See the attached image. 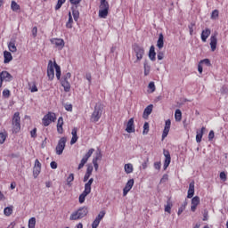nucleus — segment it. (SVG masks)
I'll list each match as a JSON object with an SVG mask.
<instances>
[{
	"mask_svg": "<svg viewBox=\"0 0 228 228\" xmlns=\"http://www.w3.org/2000/svg\"><path fill=\"white\" fill-rule=\"evenodd\" d=\"M88 215V207H80L71 213L69 220L76 221L85 218Z\"/></svg>",
	"mask_w": 228,
	"mask_h": 228,
	"instance_id": "obj_1",
	"label": "nucleus"
},
{
	"mask_svg": "<svg viewBox=\"0 0 228 228\" xmlns=\"http://www.w3.org/2000/svg\"><path fill=\"white\" fill-rule=\"evenodd\" d=\"M92 184H94V178H90L87 183L85 184L84 191L79 195L78 202L79 204L85 203V200L90 193H92Z\"/></svg>",
	"mask_w": 228,
	"mask_h": 228,
	"instance_id": "obj_2",
	"label": "nucleus"
},
{
	"mask_svg": "<svg viewBox=\"0 0 228 228\" xmlns=\"http://www.w3.org/2000/svg\"><path fill=\"white\" fill-rule=\"evenodd\" d=\"M110 13V3L106 0H100L98 16L100 19H106Z\"/></svg>",
	"mask_w": 228,
	"mask_h": 228,
	"instance_id": "obj_3",
	"label": "nucleus"
},
{
	"mask_svg": "<svg viewBox=\"0 0 228 228\" xmlns=\"http://www.w3.org/2000/svg\"><path fill=\"white\" fill-rule=\"evenodd\" d=\"M102 104L99 103L94 106V110L91 115V122H99L101 120V118L102 117Z\"/></svg>",
	"mask_w": 228,
	"mask_h": 228,
	"instance_id": "obj_4",
	"label": "nucleus"
},
{
	"mask_svg": "<svg viewBox=\"0 0 228 228\" xmlns=\"http://www.w3.org/2000/svg\"><path fill=\"white\" fill-rule=\"evenodd\" d=\"M53 122H56V113L49 111L43 117L42 124L45 127H47L51 126Z\"/></svg>",
	"mask_w": 228,
	"mask_h": 228,
	"instance_id": "obj_5",
	"label": "nucleus"
},
{
	"mask_svg": "<svg viewBox=\"0 0 228 228\" xmlns=\"http://www.w3.org/2000/svg\"><path fill=\"white\" fill-rule=\"evenodd\" d=\"M20 131V113L15 112L12 117V132L19 133Z\"/></svg>",
	"mask_w": 228,
	"mask_h": 228,
	"instance_id": "obj_6",
	"label": "nucleus"
},
{
	"mask_svg": "<svg viewBox=\"0 0 228 228\" xmlns=\"http://www.w3.org/2000/svg\"><path fill=\"white\" fill-rule=\"evenodd\" d=\"M133 50L136 56V61H142L143 60V54H145V49L140 46V45L135 44L133 45Z\"/></svg>",
	"mask_w": 228,
	"mask_h": 228,
	"instance_id": "obj_7",
	"label": "nucleus"
},
{
	"mask_svg": "<svg viewBox=\"0 0 228 228\" xmlns=\"http://www.w3.org/2000/svg\"><path fill=\"white\" fill-rule=\"evenodd\" d=\"M94 152H95V149L91 148L88 150V151L83 156L77 170H81V168H83V167H85V165H86V163H88V159H90V158H92V154H94Z\"/></svg>",
	"mask_w": 228,
	"mask_h": 228,
	"instance_id": "obj_8",
	"label": "nucleus"
},
{
	"mask_svg": "<svg viewBox=\"0 0 228 228\" xmlns=\"http://www.w3.org/2000/svg\"><path fill=\"white\" fill-rule=\"evenodd\" d=\"M66 143H67V137H61L59 140L58 144L55 148V152L57 156H61V154H63V151H65Z\"/></svg>",
	"mask_w": 228,
	"mask_h": 228,
	"instance_id": "obj_9",
	"label": "nucleus"
},
{
	"mask_svg": "<svg viewBox=\"0 0 228 228\" xmlns=\"http://www.w3.org/2000/svg\"><path fill=\"white\" fill-rule=\"evenodd\" d=\"M13 77L8 71H2L0 73V88H3V81L10 82Z\"/></svg>",
	"mask_w": 228,
	"mask_h": 228,
	"instance_id": "obj_10",
	"label": "nucleus"
},
{
	"mask_svg": "<svg viewBox=\"0 0 228 228\" xmlns=\"http://www.w3.org/2000/svg\"><path fill=\"white\" fill-rule=\"evenodd\" d=\"M101 159H102V152L101 151V150H97V151L95 152V157L93 159V165L94 167L95 172L99 170L98 161H101Z\"/></svg>",
	"mask_w": 228,
	"mask_h": 228,
	"instance_id": "obj_11",
	"label": "nucleus"
},
{
	"mask_svg": "<svg viewBox=\"0 0 228 228\" xmlns=\"http://www.w3.org/2000/svg\"><path fill=\"white\" fill-rule=\"evenodd\" d=\"M54 62L53 63V61H49L47 66V77L49 81L54 79Z\"/></svg>",
	"mask_w": 228,
	"mask_h": 228,
	"instance_id": "obj_12",
	"label": "nucleus"
},
{
	"mask_svg": "<svg viewBox=\"0 0 228 228\" xmlns=\"http://www.w3.org/2000/svg\"><path fill=\"white\" fill-rule=\"evenodd\" d=\"M163 155L165 157L164 170H167V168H168V167L170 166L172 157L170 156V151H168V150H163Z\"/></svg>",
	"mask_w": 228,
	"mask_h": 228,
	"instance_id": "obj_13",
	"label": "nucleus"
},
{
	"mask_svg": "<svg viewBox=\"0 0 228 228\" xmlns=\"http://www.w3.org/2000/svg\"><path fill=\"white\" fill-rule=\"evenodd\" d=\"M133 186H134V179L128 180L123 189V197H126L128 191H131V190H133Z\"/></svg>",
	"mask_w": 228,
	"mask_h": 228,
	"instance_id": "obj_14",
	"label": "nucleus"
},
{
	"mask_svg": "<svg viewBox=\"0 0 228 228\" xmlns=\"http://www.w3.org/2000/svg\"><path fill=\"white\" fill-rule=\"evenodd\" d=\"M51 44L58 47V49H63L65 47V41L62 38H52Z\"/></svg>",
	"mask_w": 228,
	"mask_h": 228,
	"instance_id": "obj_15",
	"label": "nucleus"
},
{
	"mask_svg": "<svg viewBox=\"0 0 228 228\" xmlns=\"http://www.w3.org/2000/svg\"><path fill=\"white\" fill-rule=\"evenodd\" d=\"M170 126H172V121L170 119L166 120L162 133V142L168 136V133H170Z\"/></svg>",
	"mask_w": 228,
	"mask_h": 228,
	"instance_id": "obj_16",
	"label": "nucleus"
},
{
	"mask_svg": "<svg viewBox=\"0 0 228 228\" xmlns=\"http://www.w3.org/2000/svg\"><path fill=\"white\" fill-rule=\"evenodd\" d=\"M199 204H200V197H193L191 202V211H192V213H195V211H197V207L199 206Z\"/></svg>",
	"mask_w": 228,
	"mask_h": 228,
	"instance_id": "obj_17",
	"label": "nucleus"
},
{
	"mask_svg": "<svg viewBox=\"0 0 228 228\" xmlns=\"http://www.w3.org/2000/svg\"><path fill=\"white\" fill-rule=\"evenodd\" d=\"M126 133H134L136 129L134 128V118H131L127 123H126Z\"/></svg>",
	"mask_w": 228,
	"mask_h": 228,
	"instance_id": "obj_18",
	"label": "nucleus"
},
{
	"mask_svg": "<svg viewBox=\"0 0 228 228\" xmlns=\"http://www.w3.org/2000/svg\"><path fill=\"white\" fill-rule=\"evenodd\" d=\"M193 195H195V182L194 181L191 182L189 184L187 199H193Z\"/></svg>",
	"mask_w": 228,
	"mask_h": 228,
	"instance_id": "obj_19",
	"label": "nucleus"
},
{
	"mask_svg": "<svg viewBox=\"0 0 228 228\" xmlns=\"http://www.w3.org/2000/svg\"><path fill=\"white\" fill-rule=\"evenodd\" d=\"M217 34H214L210 37V48L213 53L216 51V44H218V39L216 38Z\"/></svg>",
	"mask_w": 228,
	"mask_h": 228,
	"instance_id": "obj_20",
	"label": "nucleus"
},
{
	"mask_svg": "<svg viewBox=\"0 0 228 228\" xmlns=\"http://www.w3.org/2000/svg\"><path fill=\"white\" fill-rule=\"evenodd\" d=\"M206 131V127L202 126L200 130H197L196 132V142L197 143H200L202 142V137L204 136V132Z\"/></svg>",
	"mask_w": 228,
	"mask_h": 228,
	"instance_id": "obj_21",
	"label": "nucleus"
},
{
	"mask_svg": "<svg viewBox=\"0 0 228 228\" xmlns=\"http://www.w3.org/2000/svg\"><path fill=\"white\" fill-rule=\"evenodd\" d=\"M209 35H211V29L205 28L201 32V40L202 42H208V38H209Z\"/></svg>",
	"mask_w": 228,
	"mask_h": 228,
	"instance_id": "obj_22",
	"label": "nucleus"
},
{
	"mask_svg": "<svg viewBox=\"0 0 228 228\" xmlns=\"http://www.w3.org/2000/svg\"><path fill=\"white\" fill-rule=\"evenodd\" d=\"M153 108H154V105H152V104L148 105L144 109V111H143V114H142V118H149V115H151V113H152Z\"/></svg>",
	"mask_w": 228,
	"mask_h": 228,
	"instance_id": "obj_23",
	"label": "nucleus"
},
{
	"mask_svg": "<svg viewBox=\"0 0 228 228\" xmlns=\"http://www.w3.org/2000/svg\"><path fill=\"white\" fill-rule=\"evenodd\" d=\"M57 133L63 134V117H60L57 121Z\"/></svg>",
	"mask_w": 228,
	"mask_h": 228,
	"instance_id": "obj_24",
	"label": "nucleus"
},
{
	"mask_svg": "<svg viewBox=\"0 0 228 228\" xmlns=\"http://www.w3.org/2000/svg\"><path fill=\"white\" fill-rule=\"evenodd\" d=\"M71 134H72V138L70 141V144L74 145V143H76V142H77L78 138L77 137V127H74L71 131Z\"/></svg>",
	"mask_w": 228,
	"mask_h": 228,
	"instance_id": "obj_25",
	"label": "nucleus"
},
{
	"mask_svg": "<svg viewBox=\"0 0 228 228\" xmlns=\"http://www.w3.org/2000/svg\"><path fill=\"white\" fill-rule=\"evenodd\" d=\"M4 63H10L13 60V56H12V53L8 51L4 52Z\"/></svg>",
	"mask_w": 228,
	"mask_h": 228,
	"instance_id": "obj_26",
	"label": "nucleus"
},
{
	"mask_svg": "<svg viewBox=\"0 0 228 228\" xmlns=\"http://www.w3.org/2000/svg\"><path fill=\"white\" fill-rule=\"evenodd\" d=\"M150 60L151 61H156V50H155V47L154 45H151L150 47V51H149V54H148Z\"/></svg>",
	"mask_w": 228,
	"mask_h": 228,
	"instance_id": "obj_27",
	"label": "nucleus"
},
{
	"mask_svg": "<svg viewBox=\"0 0 228 228\" xmlns=\"http://www.w3.org/2000/svg\"><path fill=\"white\" fill-rule=\"evenodd\" d=\"M54 69H55V76L58 81H60V79H61V68L60 67V65H58V63H56V61H54Z\"/></svg>",
	"mask_w": 228,
	"mask_h": 228,
	"instance_id": "obj_28",
	"label": "nucleus"
},
{
	"mask_svg": "<svg viewBox=\"0 0 228 228\" xmlns=\"http://www.w3.org/2000/svg\"><path fill=\"white\" fill-rule=\"evenodd\" d=\"M164 38L165 37H163V34H159V39L157 41V47H159V49H163V47L165 45Z\"/></svg>",
	"mask_w": 228,
	"mask_h": 228,
	"instance_id": "obj_29",
	"label": "nucleus"
},
{
	"mask_svg": "<svg viewBox=\"0 0 228 228\" xmlns=\"http://www.w3.org/2000/svg\"><path fill=\"white\" fill-rule=\"evenodd\" d=\"M61 85L64 88V92H70V83L69 80H61Z\"/></svg>",
	"mask_w": 228,
	"mask_h": 228,
	"instance_id": "obj_30",
	"label": "nucleus"
},
{
	"mask_svg": "<svg viewBox=\"0 0 228 228\" xmlns=\"http://www.w3.org/2000/svg\"><path fill=\"white\" fill-rule=\"evenodd\" d=\"M72 24H74V19H72V12H69V20L66 22V28L68 29H72Z\"/></svg>",
	"mask_w": 228,
	"mask_h": 228,
	"instance_id": "obj_31",
	"label": "nucleus"
},
{
	"mask_svg": "<svg viewBox=\"0 0 228 228\" xmlns=\"http://www.w3.org/2000/svg\"><path fill=\"white\" fill-rule=\"evenodd\" d=\"M175 118L176 122H181V120H183V112H181V110L177 109L175 110Z\"/></svg>",
	"mask_w": 228,
	"mask_h": 228,
	"instance_id": "obj_32",
	"label": "nucleus"
},
{
	"mask_svg": "<svg viewBox=\"0 0 228 228\" xmlns=\"http://www.w3.org/2000/svg\"><path fill=\"white\" fill-rule=\"evenodd\" d=\"M134 168L133 167V164L128 163L125 165V172L126 174H133Z\"/></svg>",
	"mask_w": 228,
	"mask_h": 228,
	"instance_id": "obj_33",
	"label": "nucleus"
},
{
	"mask_svg": "<svg viewBox=\"0 0 228 228\" xmlns=\"http://www.w3.org/2000/svg\"><path fill=\"white\" fill-rule=\"evenodd\" d=\"M13 213V206L11 207H6L4 209V215H5V216H11V215Z\"/></svg>",
	"mask_w": 228,
	"mask_h": 228,
	"instance_id": "obj_34",
	"label": "nucleus"
},
{
	"mask_svg": "<svg viewBox=\"0 0 228 228\" xmlns=\"http://www.w3.org/2000/svg\"><path fill=\"white\" fill-rule=\"evenodd\" d=\"M11 9L12 10V12H19V10H20V5H19L17 2L12 1Z\"/></svg>",
	"mask_w": 228,
	"mask_h": 228,
	"instance_id": "obj_35",
	"label": "nucleus"
},
{
	"mask_svg": "<svg viewBox=\"0 0 228 228\" xmlns=\"http://www.w3.org/2000/svg\"><path fill=\"white\" fill-rule=\"evenodd\" d=\"M67 184L70 187L72 186V183L74 182V174L70 173L66 179Z\"/></svg>",
	"mask_w": 228,
	"mask_h": 228,
	"instance_id": "obj_36",
	"label": "nucleus"
},
{
	"mask_svg": "<svg viewBox=\"0 0 228 228\" xmlns=\"http://www.w3.org/2000/svg\"><path fill=\"white\" fill-rule=\"evenodd\" d=\"M72 15L75 22H77L79 20V11L72 8Z\"/></svg>",
	"mask_w": 228,
	"mask_h": 228,
	"instance_id": "obj_37",
	"label": "nucleus"
},
{
	"mask_svg": "<svg viewBox=\"0 0 228 228\" xmlns=\"http://www.w3.org/2000/svg\"><path fill=\"white\" fill-rule=\"evenodd\" d=\"M40 172H42V168L41 167H36L34 166V167H33V175H34L35 179H37L38 177V175H40Z\"/></svg>",
	"mask_w": 228,
	"mask_h": 228,
	"instance_id": "obj_38",
	"label": "nucleus"
},
{
	"mask_svg": "<svg viewBox=\"0 0 228 228\" xmlns=\"http://www.w3.org/2000/svg\"><path fill=\"white\" fill-rule=\"evenodd\" d=\"M29 90L33 94L35 92H38V87H37V82H33L32 84H28Z\"/></svg>",
	"mask_w": 228,
	"mask_h": 228,
	"instance_id": "obj_39",
	"label": "nucleus"
},
{
	"mask_svg": "<svg viewBox=\"0 0 228 228\" xmlns=\"http://www.w3.org/2000/svg\"><path fill=\"white\" fill-rule=\"evenodd\" d=\"M8 47H9V51H11V53H17V46L15 45V43L10 42L8 45Z\"/></svg>",
	"mask_w": 228,
	"mask_h": 228,
	"instance_id": "obj_40",
	"label": "nucleus"
},
{
	"mask_svg": "<svg viewBox=\"0 0 228 228\" xmlns=\"http://www.w3.org/2000/svg\"><path fill=\"white\" fill-rule=\"evenodd\" d=\"M35 225H37V218L31 217L28 220V228H35Z\"/></svg>",
	"mask_w": 228,
	"mask_h": 228,
	"instance_id": "obj_41",
	"label": "nucleus"
},
{
	"mask_svg": "<svg viewBox=\"0 0 228 228\" xmlns=\"http://www.w3.org/2000/svg\"><path fill=\"white\" fill-rule=\"evenodd\" d=\"M148 88L150 91V94H153V92H156V85L154 84V82H150L148 85Z\"/></svg>",
	"mask_w": 228,
	"mask_h": 228,
	"instance_id": "obj_42",
	"label": "nucleus"
},
{
	"mask_svg": "<svg viewBox=\"0 0 228 228\" xmlns=\"http://www.w3.org/2000/svg\"><path fill=\"white\" fill-rule=\"evenodd\" d=\"M220 14V12H218V10H214L211 13V19L212 20H216V19H218V15Z\"/></svg>",
	"mask_w": 228,
	"mask_h": 228,
	"instance_id": "obj_43",
	"label": "nucleus"
},
{
	"mask_svg": "<svg viewBox=\"0 0 228 228\" xmlns=\"http://www.w3.org/2000/svg\"><path fill=\"white\" fill-rule=\"evenodd\" d=\"M8 134L6 133H0V144L4 143L6 142Z\"/></svg>",
	"mask_w": 228,
	"mask_h": 228,
	"instance_id": "obj_44",
	"label": "nucleus"
},
{
	"mask_svg": "<svg viewBox=\"0 0 228 228\" xmlns=\"http://www.w3.org/2000/svg\"><path fill=\"white\" fill-rule=\"evenodd\" d=\"M105 216H106V211L102 210L98 214L95 220H98V222H101V220H102V218H104Z\"/></svg>",
	"mask_w": 228,
	"mask_h": 228,
	"instance_id": "obj_45",
	"label": "nucleus"
},
{
	"mask_svg": "<svg viewBox=\"0 0 228 228\" xmlns=\"http://www.w3.org/2000/svg\"><path fill=\"white\" fill-rule=\"evenodd\" d=\"M149 122H145L143 125V131H142V134H149Z\"/></svg>",
	"mask_w": 228,
	"mask_h": 228,
	"instance_id": "obj_46",
	"label": "nucleus"
},
{
	"mask_svg": "<svg viewBox=\"0 0 228 228\" xmlns=\"http://www.w3.org/2000/svg\"><path fill=\"white\" fill-rule=\"evenodd\" d=\"M67 0H58L57 4L55 5V10H60V8H61V6H63L64 3Z\"/></svg>",
	"mask_w": 228,
	"mask_h": 228,
	"instance_id": "obj_47",
	"label": "nucleus"
},
{
	"mask_svg": "<svg viewBox=\"0 0 228 228\" xmlns=\"http://www.w3.org/2000/svg\"><path fill=\"white\" fill-rule=\"evenodd\" d=\"M151 74V66L144 63V76H149Z\"/></svg>",
	"mask_w": 228,
	"mask_h": 228,
	"instance_id": "obj_48",
	"label": "nucleus"
},
{
	"mask_svg": "<svg viewBox=\"0 0 228 228\" xmlns=\"http://www.w3.org/2000/svg\"><path fill=\"white\" fill-rule=\"evenodd\" d=\"M70 77H72V74H70V72H68L62 77L61 81H69Z\"/></svg>",
	"mask_w": 228,
	"mask_h": 228,
	"instance_id": "obj_49",
	"label": "nucleus"
},
{
	"mask_svg": "<svg viewBox=\"0 0 228 228\" xmlns=\"http://www.w3.org/2000/svg\"><path fill=\"white\" fill-rule=\"evenodd\" d=\"M219 177L221 179V181H224V183H225V181H227V174H225V172H221L219 175Z\"/></svg>",
	"mask_w": 228,
	"mask_h": 228,
	"instance_id": "obj_50",
	"label": "nucleus"
},
{
	"mask_svg": "<svg viewBox=\"0 0 228 228\" xmlns=\"http://www.w3.org/2000/svg\"><path fill=\"white\" fill-rule=\"evenodd\" d=\"M165 211H166V213L171 214V213H172V204L167 203V204L165 206Z\"/></svg>",
	"mask_w": 228,
	"mask_h": 228,
	"instance_id": "obj_51",
	"label": "nucleus"
},
{
	"mask_svg": "<svg viewBox=\"0 0 228 228\" xmlns=\"http://www.w3.org/2000/svg\"><path fill=\"white\" fill-rule=\"evenodd\" d=\"M2 94L3 97H4L5 99H8L11 95V93L8 89H4Z\"/></svg>",
	"mask_w": 228,
	"mask_h": 228,
	"instance_id": "obj_52",
	"label": "nucleus"
},
{
	"mask_svg": "<svg viewBox=\"0 0 228 228\" xmlns=\"http://www.w3.org/2000/svg\"><path fill=\"white\" fill-rule=\"evenodd\" d=\"M188 28H189L190 35H191V37H192V36H193V28H195V23H191V24L188 26Z\"/></svg>",
	"mask_w": 228,
	"mask_h": 228,
	"instance_id": "obj_53",
	"label": "nucleus"
},
{
	"mask_svg": "<svg viewBox=\"0 0 228 228\" xmlns=\"http://www.w3.org/2000/svg\"><path fill=\"white\" fill-rule=\"evenodd\" d=\"M94 172V166L87 165L86 173L90 174L92 175V173Z\"/></svg>",
	"mask_w": 228,
	"mask_h": 228,
	"instance_id": "obj_54",
	"label": "nucleus"
},
{
	"mask_svg": "<svg viewBox=\"0 0 228 228\" xmlns=\"http://www.w3.org/2000/svg\"><path fill=\"white\" fill-rule=\"evenodd\" d=\"M37 127H35L33 130H31L30 131V136H31V138H37Z\"/></svg>",
	"mask_w": 228,
	"mask_h": 228,
	"instance_id": "obj_55",
	"label": "nucleus"
},
{
	"mask_svg": "<svg viewBox=\"0 0 228 228\" xmlns=\"http://www.w3.org/2000/svg\"><path fill=\"white\" fill-rule=\"evenodd\" d=\"M101 224V221H98L97 219H94V221L92 224V228H97L99 227V224Z\"/></svg>",
	"mask_w": 228,
	"mask_h": 228,
	"instance_id": "obj_56",
	"label": "nucleus"
},
{
	"mask_svg": "<svg viewBox=\"0 0 228 228\" xmlns=\"http://www.w3.org/2000/svg\"><path fill=\"white\" fill-rule=\"evenodd\" d=\"M50 167L53 170H56V168H58V163H56V161H52Z\"/></svg>",
	"mask_w": 228,
	"mask_h": 228,
	"instance_id": "obj_57",
	"label": "nucleus"
},
{
	"mask_svg": "<svg viewBox=\"0 0 228 228\" xmlns=\"http://www.w3.org/2000/svg\"><path fill=\"white\" fill-rule=\"evenodd\" d=\"M213 138H215V131L211 130L208 134L209 142H212Z\"/></svg>",
	"mask_w": 228,
	"mask_h": 228,
	"instance_id": "obj_58",
	"label": "nucleus"
},
{
	"mask_svg": "<svg viewBox=\"0 0 228 228\" xmlns=\"http://www.w3.org/2000/svg\"><path fill=\"white\" fill-rule=\"evenodd\" d=\"M34 167H37V168H42V163H40V160H38V159H37L35 160V164Z\"/></svg>",
	"mask_w": 228,
	"mask_h": 228,
	"instance_id": "obj_59",
	"label": "nucleus"
},
{
	"mask_svg": "<svg viewBox=\"0 0 228 228\" xmlns=\"http://www.w3.org/2000/svg\"><path fill=\"white\" fill-rule=\"evenodd\" d=\"M154 168L155 170H161V162H155Z\"/></svg>",
	"mask_w": 228,
	"mask_h": 228,
	"instance_id": "obj_60",
	"label": "nucleus"
},
{
	"mask_svg": "<svg viewBox=\"0 0 228 228\" xmlns=\"http://www.w3.org/2000/svg\"><path fill=\"white\" fill-rule=\"evenodd\" d=\"M86 79H87L88 83H92V74L91 73H86Z\"/></svg>",
	"mask_w": 228,
	"mask_h": 228,
	"instance_id": "obj_61",
	"label": "nucleus"
},
{
	"mask_svg": "<svg viewBox=\"0 0 228 228\" xmlns=\"http://www.w3.org/2000/svg\"><path fill=\"white\" fill-rule=\"evenodd\" d=\"M90 173L86 172L85 175H84V183H86V181H88V179H90Z\"/></svg>",
	"mask_w": 228,
	"mask_h": 228,
	"instance_id": "obj_62",
	"label": "nucleus"
},
{
	"mask_svg": "<svg viewBox=\"0 0 228 228\" xmlns=\"http://www.w3.org/2000/svg\"><path fill=\"white\" fill-rule=\"evenodd\" d=\"M81 1H83V0H69V3L71 4H74L75 6H77V4H79V3H81Z\"/></svg>",
	"mask_w": 228,
	"mask_h": 228,
	"instance_id": "obj_63",
	"label": "nucleus"
},
{
	"mask_svg": "<svg viewBox=\"0 0 228 228\" xmlns=\"http://www.w3.org/2000/svg\"><path fill=\"white\" fill-rule=\"evenodd\" d=\"M64 108L66 111H72V104H66Z\"/></svg>",
	"mask_w": 228,
	"mask_h": 228,
	"instance_id": "obj_64",
	"label": "nucleus"
}]
</instances>
